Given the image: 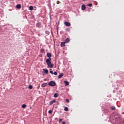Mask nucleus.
I'll use <instances>...</instances> for the list:
<instances>
[{"instance_id":"1","label":"nucleus","mask_w":124,"mask_h":124,"mask_svg":"<svg viewBox=\"0 0 124 124\" xmlns=\"http://www.w3.org/2000/svg\"><path fill=\"white\" fill-rule=\"evenodd\" d=\"M56 84L55 81H51L48 83V85L50 86L51 87H55Z\"/></svg>"},{"instance_id":"27","label":"nucleus","mask_w":124,"mask_h":124,"mask_svg":"<svg viewBox=\"0 0 124 124\" xmlns=\"http://www.w3.org/2000/svg\"><path fill=\"white\" fill-rule=\"evenodd\" d=\"M59 123H62V119H60L59 120Z\"/></svg>"},{"instance_id":"14","label":"nucleus","mask_w":124,"mask_h":124,"mask_svg":"<svg viewBox=\"0 0 124 124\" xmlns=\"http://www.w3.org/2000/svg\"><path fill=\"white\" fill-rule=\"evenodd\" d=\"M69 41H70V40L69 39V38H66L65 40V43H68Z\"/></svg>"},{"instance_id":"26","label":"nucleus","mask_w":124,"mask_h":124,"mask_svg":"<svg viewBox=\"0 0 124 124\" xmlns=\"http://www.w3.org/2000/svg\"><path fill=\"white\" fill-rule=\"evenodd\" d=\"M46 34H49V33H50V32H49V31H46Z\"/></svg>"},{"instance_id":"25","label":"nucleus","mask_w":124,"mask_h":124,"mask_svg":"<svg viewBox=\"0 0 124 124\" xmlns=\"http://www.w3.org/2000/svg\"><path fill=\"white\" fill-rule=\"evenodd\" d=\"M66 31H70V29L69 28H67L66 29Z\"/></svg>"},{"instance_id":"13","label":"nucleus","mask_w":124,"mask_h":124,"mask_svg":"<svg viewBox=\"0 0 124 124\" xmlns=\"http://www.w3.org/2000/svg\"><path fill=\"white\" fill-rule=\"evenodd\" d=\"M62 76H63V73H62L60 75H59L58 76L59 79H61V78L62 77Z\"/></svg>"},{"instance_id":"4","label":"nucleus","mask_w":124,"mask_h":124,"mask_svg":"<svg viewBox=\"0 0 124 124\" xmlns=\"http://www.w3.org/2000/svg\"><path fill=\"white\" fill-rule=\"evenodd\" d=\"M47 65L48 67H50V68H53V67H54V64H52L51 62L48 63V64H47Z\"/></svg>"},{"instance_id":"12","label":"nucleus","mask_w":124,"mask_h":124,"mask_svg":"<svg viewBox=\"0 0 124 124\" xmlns=\"http://www.w3.org/2000/svg\"><path fill=\"white\" fill-rule=\"evenodd\" d=\"M36 26L37 28H39V27L41 26V23L40 22H38L36 24Z\"/></svg>"},{"instance_id":"20","label":"nucleus","mask_w":124,"mask_h":124,"mask_svg":"<svg viewBox=\"0 0 124 124\" xmlns=\"http://www.w3.org/2000/svg\"><path fill=\"white\" fill-rule=\"evenodd\" d=\"M64 111H68V108L65 107L64 109Z\"/></svg>"},{"instance_id":"28","label":"nucleus","mask_w":124,"mask_h":124,"mask_svg":"<svg viewBox=\"0 0 124 124\" xmlns=\"http://www.w3.org/2000/svg\"><path fill=\"white\" fill-rule=\"evenodd\" d=\"M53 74H54V75H58V73H57V72H54Z\"/></svg>"},{"instance_id":"32","label":"nucleus","mask_w":124,"mask_h":124,"mask_svg":"<svg viewBox=\"0 0 124 124\" xmlns=\"http://www.w3.org/2000/svg\"><path fill=\"white\" fill-rule=\"evenodd\" d=\"M62 124H65V122H62Z\"/></svg>"},{"instance_id":"22","label":"nucleus","mask_w":124,"mask_h":124,"mask_svg":"<svg viewBox=\"0 0 124 124\" xmlns=\"http://www.w3.org/2000/svg\"><path fill=\"white\" fill-rule=\"evenodd\" d=\"M111 110H116V108H115L114 107H111Z\"/></svg>"},{"instance_id":"19","label":"nucleus","mask_w":124,"mask_h":124,"mask_svg":"<svg viewBox=\"0 0 124 124\" xmlns=\"http://www.w3.org/2000/svg\"><path fill=\"white\" fill-rule=\"evenodd\" d=\"M87 5H88V6H89L90 7H92V6H93V4L89 3Z\"/></svg>"},{"instance_id":"30","label":"nucleus","mask_w":124,"mask_h":124,"mask_svg":"<svg viewBox=\"0 0 124 124\" xmlns=\"http://www.w3.org/2000/svg\"><path fill=\"white\" fill-rule=\"evenodd\" d=\"M49 72L50 73H51V74H54V73H53V71H50Z\"/></svg>"},{"instance_id":"6","label":"nucleus","mask_w":124,"mask_h":124,"mask_svg":"<svg viewBox=\"0 0 124 124\" xmlns=\"http://www.w3.org/2000/svg\"><path fill=\"white\" fill-rule=\"evenodd\" d=\"M81 9H82V10H85V9H86V5H85V4L82 5Z\"/></svg>"},{"instance_id":"11","label":"nucleus","mask_w":124,"mask_h":124,"mask_svg":"<svg viewBox=\"0 0 124 124\" xmlns=\"http://www.w3.org/2000/svg\"><path fill=\"white\" fill-rule=\"evenodd\" d=\"M21 7H22V6H21V4H17L16 5V8H17V9H21Z\"/></svg>"},{"instance_id":"23","label":"nucleus","mask_w":124,"mask_h":124,"mask_svg":"<svg viewBox=\"0 0 124 124\" xmlns=\"http://www.w3.org/2000/svg\"><path fill=\"white\" fill-rule=\"evenodd\" d=\"M29 89H30V90H31V89H32V85H29Z\"/></svg>"},{"instance_id":"10","label":"nucleus","mask_w":124,"mask_h":124,"mask_svg":"<svg viewBox=\"0 0 124 124\" xmlns=\"http://www.w3.org/2000/svg\"><path fill=\"white\" fill-rule=\"evenodd\" d=\"M64 83H65V86H68V85H69V82L66 80H65Z\"/></svg>"},{"instance_id":"15","label":"nucleus","mask_w":124,"mask_h":124,"mask_svg":"<svg viewBox=\"0 0 124 124\" xmlns=\"http://www.w3.org/2000/svg\"><path fill=\"white\" fill-rule=\"evenodd\" d=\"M43 70L45 71V73H46V74H48V69L45 70V69H43Z\"/></svg>"},{"instance_id":"29","label":"nucleus","mask_w":124,"mask_h":124,"mask_svg":"<svg viewBox=\"0 0 124 124\" xmlns=\"http://www.w3.org/2000/svg\"><path fill=\"white\" fill-rule=\"evenodd\" d=\"M66 102L68 103L69 102V100L68 99H66Z\"/></svg>"},{"instance_id":"24","label":"nucleus","mask_w":124,"mask_h":124,"mask_svg":"<svg viewBox=\"0 0 124 124\" xmlns=\"http://www.w3.org/2000/svg\"><path fill=\"white\" fill-rule=\"evenodd\" d=\"M40 51L41 52V53H44V49L43 48L41 49Z\"/></svg>"},{"instance_id":"17","label":"nucleus","mask_w":124,"mask_h":124,"mask_svg":"<svg viewBox=\"0 0 124 124\" xmlns=\"http://www.w3.org/2000/svg\"><path fill=\"white\" fill-rule=\"evenodd\" d=\"M30 10H33V7L32 6H30L29 7Z\"/></svg>"},{"instance_id":"7","label":"nucleus","mask_w":124,"mask_h":124,"mask_svg":"<svg viewBox=\"0 0 124 124\" xmlns=\"http://www.w3.org/2000/svg\"><path fill=\"white\" fill-rule=\"evenodd\" d=\"M61 47H64V46H65V42H62L61 44Z\"/></svg>"},{"instance_id":"21","label":"nucleus","mask_w":124,"mask_h":124,"mask_svg":"<svg viewBox=\"0 0 124 124\" xmlns=\"http://www.w3.org/2000/svg\"><path fill=\"white\" fill-rule=\"evenodd\" d=\"M53 113V110H49L48 111V114H52Z\"/></svg>"},{"instance_id":"3","label":"nucleus","mask_w":124,"mask_h":124,"mask_svg":"<svg viewBox=\"0 0 124 124\" xmlns=\"http://www.w3.org/2000/svg\"><path fill=\"white\" fill-rule=\"evenodd\" d=\"M51 60H52L51 58H48L46 60V63H47V64H49V63H50L51 62Z\"/></svg>"},{"instance_id":"16","label":"nucleus","mask_w":124,"mask_h":124,"mask_svg":"<svg viewBox=\"0 0 124 124\" xmlns=\"http://www.w3.org/2000/svg\"><path fill=\"white\" fill-rule=\"evenodd\" d=\"M54 97L57 98L59 96V94L58 93H55L54 95Z\"/></svg>"},{"instance_id":"33","label":"nucleus","mask_w":124,"mask_h":124,"mask_svg":"<svg viewBox=\"0 0 124 124\" xmlns=\"http://www.w3.org/2000/svg\"><path fill=\"white\" fill-rule=\"evenodd\" d=\"M50 70H52V69H50Z\"/></svg>"},{"instance_id":"8","label":"nucleus","mask_w":124,"mask_h":124,"mask_svg":"<svg viewBox=\"0 0 124 124\" xmlns=\"http://www.w3.org/2000/svg\"><path fill=\"white\" fill-rule=\"evenodd\" d=\"M55 102H56V100H53V101H51L49 102V104H50V105H53V104L55 103Z\"/></svg>"},{"instance_id":"5","label":"nucleus","mask_w":124,"mask_h":124,"mask_svg":"<svg viewBox=\"0 0 124 124\" xmlns=\"http://www.w3.org/2000/svg\"><path fill=\"white\" fill-rule=\"evenodd\" d=\"M46 56L48 58H49V59H51V57H52L51 53L49 52L46 54Z\"/></svg>"},{"instance_id":"18","label":"nucleus","mask_w":124,"mask_h":124,"mask_svg":"<svg viewBox=\"0 0 124 124\" xmlns=\"http://www.w3.org/2000/svg\"><path fill=\"white\" fill-rule=\"evenodd\" d=\"M26 107H27V105H26V104H23L22 106V108H26Z\"/></svg>"},{"instance_id":"31","label":"nucleus","mask_w":124,"mask_h":124,"mask_svg":"<svg viewBox=\"0 0 124 124\" xmlns=\"http://www.w3.org/2000/svg\"><path fill=\"white\" fill-rule=\"evenodd\" d=\"M57 4H60V2H59V1H57Z\"/></svg>"},{"instance_id":"2","label":"nucleus","mask_w":124,"mask_h":124,"mask_svg":"<svg viewBox=\"0 0 124 124\" xmlns=\"http://www.w3.org/2000/svg\"><path fill=\"white\" fill-rule=\"evenodd\" d=\"M64 24L65 26H66V27H70V26H71V24H70V23L67 21H65L64 22Z\"/></svg>"},{"instance_id":"9","label":"nucleus","mask_w":124,"mask_h":124,"mask_svg":"<svg viewBox=\"0 0 124 124\" xmlns=\"http://www.w3.org/2000/svg\"><path fill=\"white\" fill-rule=\"evenodd\" d=\"M47 83H44L42 85V88H45L46 86H47Z\"/></svg>"}]
</instances>
